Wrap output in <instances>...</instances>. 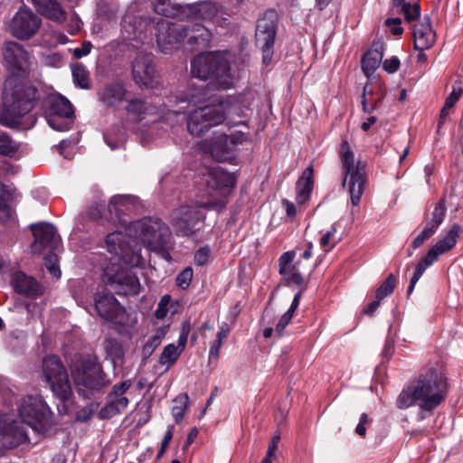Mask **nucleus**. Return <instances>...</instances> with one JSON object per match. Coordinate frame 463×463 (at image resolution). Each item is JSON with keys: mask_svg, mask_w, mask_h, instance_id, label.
Wrapping results in <instances>:
<instances>
[{"mask_svg": "<svg viewBox=\"0 0 463 463\" xmlns=\"http://www.w3.org/2000/svg\"><path fill=\"white\" fill-rule=\"evenodd\" d=\"M18 150V144L7 134L0 135V155L11 156Z\"/></svg>", "mask_w": 463, "mask_h": 463, "instance_id": "nucleus-47", "label": "nucleus"}, {"mask_svg": "<svg viewBox=\"0 0 463 463\" xmlns=\"http://www.w3.org/2000/svg\"><path fill=\"white\" fill-rule=\"evenodd\" d=\"M279 440H280L279 434H276L272 437L271 440L269 443L266 457L275 459L276 451L278 450Z\"/></svg>", "mask_w": 463, "mask_h": 463, "instance_id": "nucleus-61", "label": "nucleus"}, {"mask_svg": "<svg viewBox=\"0 0 463 463\" xmlns=\"http://www.w3.org/2000/svg\"><path fill=\"white\" fill-rule=\"evenodd\" d=\"M72 77L75 84L82 89H88L90 86L89 73L83 65L77 63L72 67Z\"/></svg>", "mask_w": 463, "mask_h": 463, "instance_id": "nucleus-43", "label": "nucleus"}, {"mask_svg": "<svg viewBox=\"0 0 463 463\" xmlns=\"http://www.w3.org/2000/svg\"><path fill=\"white\" fill-rule=\"evenodd\" d=\"M106 143L109 146H110L111 149H117L121 147L124 145L125 142V132L123 130L118 129L117 134L109 132L105 136Z\"/></svg>", "mask_w": 463, "mask_h": 463, "instance_id": "nucleus-51", "label": "nucleus"}, {"mask_svg": "<svg viewBox=\"0 0 463 463\" xmlns=\"http://www.w3.org/2000/svg\"><path fill=\"white\" fill-rule=\"evenodd\" d=\"M446 206L444 200H440L435 206L432 213L431 219L427 222L426 224H429L430 228H433L437 232L439 226L443 222L445 215H446Z\"/></svg>", "mask_w": 463, "mask_h": 463, "instance_id": "nucleus-41", "label": "nucleus"}, {"mask_svg": "<svg viewBox=\"0 0 463 463\" xmlns=\"http://www.w3.org/2000/svg\"><path fill=\"white\" fill-rule=\"evenodd\" d=\"M95 307L104 320L117 325L126 323V311L112 295L103 294L99 296L95 300Z\"/></svg>", "mask_w": 463, "mask_h": 463, "instance_id": "nucleus-21", "label": "nucleus"}, {"mask_svg": "<svg viewBox=\"0 0 463 463\" xmlns=\"http://www.w3.org/2000/svg\"><path fill=\"white\" fill-rule=\"evenodd\" d=\"M383 53L379 50L368 51L362 60V69L367 77H370L380 66Z\"/></svg>", "mask_w": 463, "mask_h": 463, "instance_id": "nucleus-33", "label": "nucleus"}, {"mask_svg": "<svg viewBox=\"0 0 463 463\" xmlns=\"http://www.w3.org/2000/svg\"><path fill=\"white\" fill-rule=\"evenodd\" d=\"M129 117L135 120H141L148 115L156 112V108L148 103L146 99H132L128 101L126 108Z\"/></svg>", "mask_w": 463, "mask_h": 463, "instance_id": "nucleus-30", "label": "nucleus"}, {"mask_svg": "<svg viewBox=\"0 0 463 463\" xmlns=\"http://www.w3.org/2000/svg\"><path fill=\"white\" fill-rule=\"evenodd\" d=\"M91 47H92V45L90 42L84 43L81 45V47L74 49V51H73L74 57L77 59H80L83 56H86L87 54H89L90 52Z\"/></svg>", "mask_w": 463, "mask_h": 463, "instance_id": "nucleus-63", "label": "nucleus"}, {"mask_svg": "<svg viewBox=\"0 0 463 463\" xmlns=\"http://www.w3.org/2000/svg\"><path fill=\"white\" fill-rule=\"evenodd\" d=\"M187 401L188 396L186 394L179 395L175 400V402L178 404L172 408V414L176 422H179L184 418Z\"/></svg>", "mask_w": 463, "mask_h": 463, "instance_id": "nucleus-49", "label": "nucleus"}, {"mask_svg": "<svg viewBox=\"0 0 463 463\" xmlns=\"http://www.w3.org/2000/svg\"><path fill=\"white\" fill-rule=\"evenodd\" d=\"M228 138L232 150L233 151L236 146L249 142L250 139V133H245L243 131H234L230 136H228Z\"/></svg>", "mask_w": 463, "mask_h": 463, "instance_id": "nucleus-54", "label": "nucleus"}, {"mask_svg": "<svg viewBox=\"0 0 463 463\" xmlns=\"http://www.w3.org/2000/svg\"><path fill=\"white\" fill-rule=\"evenodd\" d=\"M134 81L144 88L152 89L159 84V75L156 72L150 55H137L132 64Z\"/></svg>", "mask_w": 463, "mask_h": 463, "instance_id": "nucleus-19", "label": "nucleus"}, {"mask_svg": "<svg viewBox=\"0 0 463 463\" xmlns=\"http://www.w3.org/2000/svg\"><path fill=\"white\" fill-rule=\"evenodd\" d=\"M52 411L38 393L18 397L12 414L0 411V441L6 447H17L28 439L27 427L38 433L52 425Z\"/></svg>", "mask_w": 463, "mask_h": 463, "instance_id": "nucleus-1", "label": "nucleus"}, {"mask_svg": "<svg viewBox=\"0 0 463 463\" xmlns=\"http://www.w3.org/2000/svg\"><path fill=\"white\" fill-rule=\"evenodd\" d=\"M369 421L368 415L366 413H363L360 417V420L358 425L356 426L355 432L364 437L366 433L365 424Z\"/></svg>", "mask_w": 463, "mask_h": 463, "instance_id": "nucleus-64", "label": "nucleus"}, {"mask_svg": "<svg viewBox=\"0 0 463 463\" xmlns=\"http://www.w3.org/2000/svg\"><path fill=\"white\" fill-rule=\"evenodd\" d=\"M105 246L111 255L110 263H124L128 267H138L142 263L138 243L134 240L126 241V235L121 232L108 234Z\"/></svg>", "mask_w": 463, "mask_h": 463, "instance_id": "nucleus-10", "label": "nucleus"}, {"mask_svg": "<svg viewBox=\"0 0 463 463\" xmlns=\"http://www.w3.org/2000/svg\"><path fill=\"white\" fill-rule=\"evenodd\" d=\"M40 26L41 19L28 9H19L8 25L12 35L19 40L30 39Z\"/></svg>", "mask_w": 463, "mask_h": 463, "instance_id": "nucleus-18", "label": "nucleus"}, {"mask_svg": "<svg viewBox=\"0 0 463 463\" xmlns=\"http://www.w3.org/2000/svg\"><path fill=\"white\" fill-rule=\"evenodd\" d=\"M210 254L211 250L208 246L200 248L194 253V262L199 266L204 265L208 261Z\"/></svg>", "mask_w": 463, "mask_h": 463, "instance_id": "nucleus-59", "label": "nucleus"}, {"mask_svg": "<svg viewBox=\"0 0 463 463\" xmlns=\"http://www.w3.org/2000/svg\"><path fill=\"white\" fill-rule=\"evenodd\" d=\"M3 56L7 70L16 76L24 77L33 66V57L21 44L5 42L3 46Z\"/></svg>", "mask_w": 463, "mask_h": 463, "instance_id": "nucleus-13", "label": "nucleus"}, {"mask_svg": "<svg viewBox=\"0 0 463 463\" xmlns=\"http://www.w3.org/2000/svg\"><path fill=\"white\" fill-rule=\"evenodd\" d=\"M187 42L191 45H197L199 47H205L209 44L212 40L211 32L202 24H194L191 27H186Z\"/></svg>", "mask_w": 463, "mask_h": 463, "instance_id": "nucleus-29", "label": "nucleus"}, {"mask_svg": "<svg viewBox=\"0 0 463 463\" xmlns=\"http://www.w3.org/2000/svg\"><path fill=\"white\" fill-rule=\"evenodd\" d=\"M461 231L462 228L459 224H452L445 234L429 250L425 257H423L416 266L414 274L408 288V294H411L416 283L421 278L424 271L436 262L439 256L454 249L460 236Z\"/></svg>", "mask_w": 463, "mask_h": 463, "instance_id": "nucleus-9", "label": "nucleus"}, {"mask_svg": "<svg viewBox=\"0 0 463 463\" xmlns=\"http://www.w3.org/2000/svg\"><path fill=\"white\" fill-rule=\"evenodd\" d=\"M230 331L231 329L226 323H222L219 326L216 338L210 345L209 359H218L222 343L228 337Z\"/></svg>", "mask_w": 463, "mask_h": 463, "instance_id": "nucleus-35", "label": "nucleus"}, {"mask_svg": "<svg viewBox=\"0 0 463 463\" xmlns=\"http://www.w3.org/2000/svg\"><path fill=\"white\" fill-rule=\"evenodd\" d=\"M44 17L56 23L65 21L66 14L56 0H30Z\"/></svg>", "mask_w": 463, "mask_h": 463, "instance_id": "nucleus-27", "label": "nucleus"}, {"mask_svg": "<svg viewBox=\"0 0 463 463\" xmlns=\"http://www.w3.org/2000/svg\"><path fill=\"white\" fill-rule=\"evenodd\" d=\"M216 104L225 112V119L233 116L244 117L251 103L250 95H240L226 99L216 96Z\"/></svg>", "mask_w": 463, "mask_h": 463, "instance_id": "nucleus-25", "label": "nucleus"}, {"mask_svg": "<svg viewBox=\"0 0 463 463\" xmlns=\"http://www.w3.org/2000/svg\"><path fill=\"white\" fill-rule=\"evenodd\" d=\"M191 73L194 78L211 80L220 89L232 85V74L229 60L220 52H206L197 55L191 63Z\"/></svg>", "mask_w": 463, "mask_h": 463, "instance_id": "nucleus-4", "label": "nucleus"}, {"mask_svg": "<svg viewBox=\"0 0 463 463\" xmlns=\"http://www.w3.org/2000/svg\"><path fill=\"white\" fill-rule=\"evenodd\" d=\"M192 279H193L192 268H185L176 277V284L182 288H186L190 285Z\"/></svg>", "mask_w": 463, "mask_h": 463, "instance_id": "nucleus-57", "label": "nucleus"}, {"mask_svg": "<svg viewBox=\"0 0 463 463\" xmlns=\"http://www.w3.org/2000/svg\"><path fill=\"white\" fill-rule=\"evenodd\" d=\"M107 357L114 367H121L124 364L125 351L121 344L109 340L106 344Z\"/></svg>", "mask_w": 463, "mask_h": 463, "instance_id": "nucleus-34", "label": "nucleus"}, {"mask_svg": "<svg viewBox=\"0 0 463 463\" xmlns=\"http://www.w3.org/2000/svg\"><path fill=\"white\" fill-rule=\"evenodd\" d=\"M9 194L5 187L0 184V220H6L12 215V209L7 203Z\"/></svg>", "mask_w": 463, "mask_h": 463, "instance_id": "nucleus-50", "label": "nucleus"}, {"mask_svg": "<svg viewBox=\"0 0 463 463\" xmlns=\"http://www.w3.org/2000/svg\"><path fill=\"white\" fill-rule=\"evenodd\" d=\"M175 427L173 425L168 426L165 437L161 442L160 449L156 455V459H159L165 452L174 434Z\"/></svg>", "mask_w": 463, "mask_h": 463, "instance_id": "nucleus-58", "label": "nucleus"}, {"mask_svg": "<svg viewBox=\"0 0 463 463\" xmlns=\"http://www.w3.org/2000/svg\"><path fill=\"white\" fill-rule=\"evenodd\" d=\"M180 5L173 3L171 0H154L153 9L161 15L174 17L179 14Z\"/></svg>", "mask_w": 463, "mask_h": 463, "instance_id": "nucleus-37", "label": "nucleus"}, {"mask_svg": "<svg viewBox=\"0 0 463 463\" xmlns=\"http://www.w3.org/2000/svg\"><path fill=\"white\" fill-rule=\"evenodd\" d=\"M135 198L130 195H116L113 196L109 204V210L110 213L115 212L118 214L120 212H126L130 210V205L135 203Z\"/></svg>", "mask_w": 463, "mask_h": 463, "instance_id": "nucleus-38", "label": "nucleus"}, {"mask_svg": "<svg viewBox=\"0 0 463 463\" xmlns=\"http://www.w3.org/2000/svg\"><path fill=\"white\" fill-rule=\"evenodd\" d=\"M215 95L209 94L204 87H189L184 92L176 97V109H169L164 116V120L169 124L177 122L175 118L190 107L193 109L186 119L187 130L194 137H201L212 128L225 120V112L215 103Z\"/></svg>", "mask_w": 463, "mask_h": 463, "instance_id": "nucleus-2", "label": "nucleus"}, {"mask_svg": "<svg viewBox=\"0 0 463 463\" xmlns=\"http://www.w3.org/2000/svg\"><path fill=\"white\" fill-rule=\"evenodd\" d=\"M313 189V167H307L297 182V202L303 204L308 201Z\"/></svg>", "mask_w": 463, "mask_h": 463, "instance_id": "nucleus-28", "label": "nucleus"}, {"mask_svg": "<svg viewBox=\"0 0 463 463\" xmlns=\"http://www.w3.org/2000/svg\"><path fill=\"white\" fill-rule=\"evenodd\" d=\"M100 365L93 360H83L75 363L71 367V376L79 388H98L102 384Z\"/></svg>", "mask_w": 463, "mask_h": 463, "instance_id": "nucleus-17", "label": "nucleus"}, {"mask_svg": "<svg viewBox=\"0 0 463 463\" xmlns=\"http://www.w3.org/2000/svg\"><path fill=\"white\" fill-rule=\"evenodd\" d=\"M182 353L183 352L174 344H169L165 346L160 355L159 363L163 365H166V369H169L177 361Z\"/></svg>", "mask_w": 463, "mask_h": 463, "instance_id": "nucleus-39", "label": "nucleus"}, {"mask_svg": "<svg viewBox=\"0 0 463 463\" xmlns=\"http://www.w3.org/2000/svg\"><path fill=\"white\" fill-rule=\"evenodd\" d=\"M400 67V61L397 57L387 59L383 63V68L389 73L395 72Z\"/></svg>", "mask_w": 463, "mask_h": 463, "instance_id": "nucleus-62", "label": "nucleus"}, {"mask_svg": "<svg viewBox=\"0 0 463 463\" xmlns=\"http://www.w3.org/2000/svg\"><path fill=\"white\" fill-rule=\"evenodd\" d=\"M34 241L31 245L33 254H43L44 251H54L59 244V238L55 228L47 222L33 224L31 226Z\"/></svg>", "mask_w": 463, "mask_h": 463, "instance_id": "nucleus-20", "label": "nucleus"}, {"mask_svg": "<svg viewBox=\"0 0 463 463\" xmlns=\"http://www.w3.org/2000/svg\"><path fill=\"white\" fill-rule=\"evenodd\" d=\"M43 372L53 393L61 400H67L71 394V385L60 360L54 355L46 356L43 362Z\"/></svg>", "mask_w": 463, "mask_h": 463, "instance_id": "nucleus-12", "label": "nucleus"}, {"mask_svg": "<svg viewBox=\"0 0 463 463\" xmlns=\"http://www.w3.org/2000/svg\"><path fill=\"white\" fill-rule=\"evenodd\" d=\"M11 82H5L4 90V107L0 109V123L11 127L17 119L33 109V100L36 90L31 86L19 84L9 90Z\"/></svg>", "mask_w": 463, "mask_h": 463, "instance_id": "nucleus-5", "label": "nucleus"}, {"mask_svg": "<svg viewBox=\"0 0 463 463\" xmlns=\"http://www.w3.org/2000/svg\"><path fill=\"white\" fill-rule=\"evenodd\" d=\"M125 96V90L121 84H111L104 89L100 95L101 100L108 106L119 104Z\"/></svg>", "mask_w": 463, "mask_h": 463, "instance_id": "nucleus-32", "label": "nucleus"}, {"mask_svg": "<svg viewBox=\"0 0 463 463\" xmlns=\"http://www.w3.org/2000/svg\"><path fill=\"white\" fill-rule=\"evenodd\" d=\"M224 200L219 202L208 201L198 203L192 202L181 205L172 213V225L175 232L181 236H189L200 229V224L204 219L203 209L222 208Z\"/></svg>", "mask_w": 463, "mask_h": 463, "instance_id": "nucleus-7", "label": "nucleus"}, {"mask_svg": "<svg viewBox=\"0 0 463 463\" xmlns=\"http://www.w3.org/2000/svg\"><path fill=\"white\" fill-rule=\"evenodd\" d=\"M436 43V33L430 23V18L426 15L413 26V45L416 51L430 49Z\"/></svg>", "mask_w": 463, "mask_h": 463, "instance_id": "nucleus-23", "label": "nucleus"}, {"mask_svg": "<svg viewBox=\"0 0 463 463\" xmlns=\"http://www.w3.org/2000/svg\"><path fill=\"white\" fill-rule=\"evenodd\" d=\"M185 26L160 20L156 25V38L159 50L164 53L171 52L178 47L186 35Z\"/></svg>", "mask_w": 463, "mask_h": 463, "instance_id": "nucleus-15", "label": "nucleus"}, {"mask_svg": "<svg viewBox=\"0 0 463 463\" xmlns=\"http://www.w3.org/2000/svg\"><path fill=\"white\" fill-rule=\"evenodd\" d=\"M295 257L293 250L283 253L279 259V272L287 284L301 286L304 283L301 262L294 261Z\"/></svg>", "mask_w": 463, "mask_h": 463, "instance_id": "nucleus-22", "label": "nucleus"}, {"mask_svg": "<svg viewBox=\"0 0 463 463\" xmlns=\"http://www.w3.org/2000/svg\"><path fill=\"white\" fill-rule=\"evenodd\" d=\"M71 104L61 95H51L45 101V116L48 125L58 131L70 129L68 119H62V124L58 125L57 121L61 118L72 117Z\"/></svg>", "mask_w": 463, "mask_h": 463, "instance_id": "nucleus-14", "label": "nucleus"}, {"mask_svg": "<svg viewBox=\"0 0 463 463\" xmlns=\"http://www.w3.org/2000/svg\"><path fill=\"white\" fill-rule=\"evenodd\" d=\"M401 23L402 20L400 18H389L385 21V24L390 29L391 33L397 36L403 33Z\"/></svg>", "mask_w": 463, "mask_h": 463, "instance_id": "nucleus-60", "label": "nucleus"}, {"mask_svg": "<svg viewBox=\"0 0 463 463\" xmlns=\"http://www.w3.org/2000/svg\"><path fill=\"white\" fill-rule=\"evenodd\" d=\"M436 232L433 228H430L429 224H426L422 232L414 239L412 241V247L417 249L420 247L426 240L430 238Z\"/></svg>", "mask_w": 463, "mask_h": 463, "instance_id": "nucleus-56", "label": "nucleus"}, {"mask_svg": "<svg viewBox=\"0 0 463 463\" xmlns=\"http://www.w3.org/2000/svg\"><path fill=\"white\" fill-rule=\"evenodd\" d=\"M336 231L335 225H333L331 229L321 237L319 244L325 251H329L336 245L337 241L332 239Z\"/></svg>", "mask_w": 463, "mask_h": 463, "instance_id": "nucleus-53", "label": "nucleus"}, {"mask_svg": "<svg viewBox=\"0 0 463 463\" xmlns=\"http://www.w3.org/2000/svg\"><path fill=\"white\" fill-rule=\"evenodd\" d=\"M195 12L203 20H212L219 13V7L212 2H203L195 7Z\"/></svg>", "mask_w": 463, "mask_h": 463, "instance_id": "nucleus-42", "label": "nucleus"}, {"mask_svg": "<svg viewBox=\"0 0 463 463\" xmlns=\"http://www.w3.org/2000/svg\"><path fill=\"white\" fill-rule=\"evenodd\" d=\"M14 288L16 291L29 296H35L41 293V288L37 281L24 273H16L14 275Z\"/></svg>", "mask_w": 463, "mask_h": 463, "instance_id": "nucleus-31", "label": "nucleus"}, {"mask_svg": "<svg viewBox=\"0 0 463 463\" xmlns=\"http://www.w3.org/2000/svg\"><path fill=\"white\" fill-rule=\"evenodd\" d=\"M447 389L446 378L439 368L430 367L401 392L396 405L401 410L419 406L421 411L420 418L422 420L425 418L423 411H433L444 401Z\"/></svg>", "mask_w": 463, "mask_h": 463, "instance_id": "nucleus-3", "label": "nucleus"}, {"mask_svg": "<svg viewBox=\"0 0 463 463\" xmlns=\"http://www.w3.org/2000/svg\"><path fill=\"white\" fill-rule=\"evenodd\" d=\"M301 294L302 291H299L296 294L289 309L280 317L279 323L277 324L276 331L279 335H280L283 332L284 328L288 325L291 318L293 317L294 311L298 308L299 305Z\"/></svg>", "mask_w": 463, "mask_h": 463, "instance_id": "nucleus-40", "label": "nucleus"}, {"mask_svg": "<svg viewBox=\"0 0 463 463\" xmlns=\"http://www.w3.org/2000/svg\"><path fill=\"white\" fill-rule=\"evenodd\" d=\"M277 14L269 11L259 19L256 27V42L258 45H273L276 37Z\"/></svg>", "mask_w": 463, "mask_h": 463, "instance_id": "nucleus-24", "label": "nucleus"}, {"mask_svg": "<svg viewBox=\"0 0 463 463\" xmlns=\"http://www.w3.org/2000/svg\"><path fill=\"white\" fill-rule=\"evenodd\" d=\"M206 183L209 185L221 189L232 187L234 185V179L232 175L216 170L207 175Z\"/></svg>", "mask_w": 463, "mask_h": 463, "instance_id": "nucleus-36", "label": "nucleus"}, {"mask_svg": "<svg viewBox=\"0 0 463 463\" xmlns=\"http://www.w3.org/2000/svg\"><path fill=\"white\" fill-rule=\"evenodd\" d=\"M463 93V83L460 80L455 81L452 86V91L446 99L445 103L447 104V108H453L455 104L458 101L461 95Z\"/></svg>", "mask_w": 463, "mask_h": 463, "instance_id": "nucleus-52", "label": "nucleus"}, {"mask_svg": "<svg viewBox=\"0 0 463 463\" xmlns=\"http://www.w3.org/2000/svg\"><path fill=\"white\" fill-rule=\"evenodd\" d=\"M124 263H109L104 268L103 279L106 283L121 295H137L141 285L137 275Z\"/></svg>", "mask_w": 463, "mask_h": 463, "instance_id": "nucleus-11", "label": "nucleus"}, {"mask_svg": "<svg viewBox=\"0 0 463 463\" xmlns=\"http://www.w3.org/2000/svg\"><path fill=\"white\" fill-rule=\"evenodd\" d=\"M396 282V278L392 274H390L375 291V298L383 300L384 298L391 295L394 290Z\"/></svg>", "mask_w": 463, "mask_h": 463, "instance_id": "nucleus-44", "label": "nucleus"}, {"mask_svg": "<svg viewBox=\"0 0 463 463\" xmlns=\"http://www.w3.org/2000/svg\"><path fill=\"white\" fill-rule=\"evenodd\" d=\"M172 308L173 304L171 303V297L169 295H164L157 305L155 316L157 319H163L169 312L172 314L175 312V309L172 310Z\"/></svg>", "mask_w": 463, "mask_h": 463, "instance_id": "nucleus-46", "label": "nucleus"}, {"mask_svg": "<svg viewBox=\"0 0 463 463\" xmlns=\"http://www.w3.org/2000/svg\"><path fill=\"white\" fill-rule=\"evenodd\" d=\"M126 235L135 237L142 244L153 250H161L166 243L169 230L158 219H143L132 222L126 229Z\"/></svg>", "mask_w": 463, "mask_h": 463, "instance_id": "nucleus-8", "label": "nucleus"}, {"mask_svg": "<svg viewBox=\"0 0 463 463\" xmlns=\"http://www.w3.org/2000/svg\"><path fill=\"white\" fill-rule=\"evenodd\" d=\"M401 11L406 21L412 22L420 18V7L419 3H406L401 5Z\"/></svg>", "mask_w": 463, "mask_h": 463, "instance_id": "nucleus-48", "label": "nucleus"}, {"mask_svg": "<svg viewBox=\"0 0 463 463\" xmlns=\"http://www.w3.org/2000/svg\"><path fill=\"white\" fill-rule=\"evenodd\" d=\"M206 149L218 161H224L230 158L232 152L228 136L216 132L214 136L205 141Z\"/></svg>", "mask_w": 463, "mask_h": 463, "instance_id": "nucleus-26", "label": "nucleus"}, {"mask_svg": "<svg viewBox=\"0 0 463 463\" xmlns=\"http://www.w3.org/2000/svg\"><path fill=\"white\" fill-rule=\"evenodd\" d=\"M130 387V381L117 383L112 387L107 396L106 404L99 411L100 419H110L127 409L129 403Z\"/></svg>", "mask_w": 463, "mask_h": 463, "instance_id": "nucleus-16", "label": "nucleus"}, {"mask_svg": "<svg viewBox=\"0 0 463 463\" xmlns=\"http://www.w3.org/2000/svg\"><path fill=\"white\" fill-rule=\"evenodd\" d=\"M44 264L53 278L59 279L61 277V270L58 266V259L55 254L47 255L44 258Z\"/></svg>", "mask_w": 463, "mask_h": 463, "instance_id": "nucleus-55", "label": "nucleus"}, {"mask_svg": "<svg viewBox=\"0 0 463 463\" xmlns=\"http://www.w3.org/2000/svg\"><path fill=\"white\" fill-rule=\"evenodd\" d=\"M168 330L169 325L160 326L157 328L156 334L152 337H150L145 344V351L152 352L156 347H157L161 344L162 339L167 334Z\"/></svg>", "mask_w": 463, "mask_h": 463, "instance_id": "nucleus-45", "label": "nucleus"}, {"mask_svg": "<svg viewBox=\"0 0 463 463\" xmlns=\"http://www.w3.org/2000/svg\"><path fill=\"white\" fill-rule=\"evenodd\" d=\"M341 160L345 170L344 185H347L353 206H358L366 185L365 163L354 157L347 142L341 145Z\"/></svg>", "mask_w": 463, "mask_h": 463, "instance_id": "nucleus-6", "label": "nucleus"}]
</instances>
